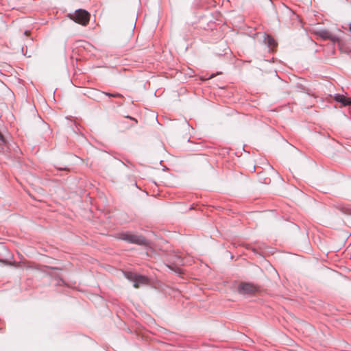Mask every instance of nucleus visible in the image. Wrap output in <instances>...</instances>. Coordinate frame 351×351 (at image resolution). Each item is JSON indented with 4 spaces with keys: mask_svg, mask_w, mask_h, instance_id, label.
I'll use <instances>...</instances> for the list:
<instances>
[{
    "mask_svg": "<svg viewBox=\"0 0 351 351\" xmlns=\"http://www.w3.org/2000/svg\"><path fill=\"white\" fill-rule=\"evenodd\" d=\"M27 33H28V32H27V31H25V34H26V35H27Z\"/></svg>",
    "mask_w": 351,
    "mask_h": 351,
    "instance_id": "obj_11",
    "label": "nucleus"
},
{
    "mask_svg": "<svg viewBox=\"0 0 351 351\" xmlns=\"http://www.w3.org/2000/svg\"><path fill=\"white\" fill-rule=\"evenodd\" d=\"M117 238L130 243L138 245H145L147 243V241L143 237L134 234L129 232H119L117 234Z\"/></svg>",
    "mask_w": 351,
    "mask_h": 351,
    "instance_id": "obj_1",
    "label": "nucleus"
},
{
    "mask_svg": "<svg viewBox=\"0 0 351 351\" xmlns=\"http://www.w3.org/2000/svg\"><path fill=\"white\" fill-rule=\"evenodd\" d=\"M335 99L337 101L341 103L343 106L351 105V98L346 97L343 95L337 94L335 96Z\"/></svg>",
    "mask_w": 351,
    "mask_h": 351,
    "instance_id": "obj_6",
    "label": "nucleus"
},
{
    "mask_svg": "<svg viewBox=\"0 0 351 351\" xmlns=\"http://www.w3.org/2000/svg\"><path fill=\"white\" fill-rule=\"evenodd\" d=\"M319 35L324 40H330L333 43L339 41V38L332 35L330 32L326 30H322L319 32Z\"/></svg>",
    "mask_w": 351,
    "mask_h": 351,
    "instance_id": "obj_5",
    "label": "nucleus"
},
{
    "mask_svg": "<svg viewBox=\"0 0 351 351\" xmlns=\"http://www.w3.org/2000/svg\"><path fill=\"white\" fill-rule=\"evenodd\" d=\"M181 264H184V262L183 261H180Z\"/></svg>",
    "mask_w": 351,
    "mask_h": 351,
    "instance_id": "obj_10",
    "label": "nucleus"
},
{
    "mask_svg": "<svg viewBox=\"0 0 351 351\" xmlns=\"http://www.w3.org/2000/svg\"><path fill=\"white\" fill-rule=\"evenodd\" d=\"M0 141L4 142V138H3V136L2 135V134L0 132Z\"/></svg>",
    "mask_w": 351,
    "mask_h": 351,
    "instance_id": "obj_9",
    "label": "nucleus"
},
{
    "mask_svg": "<svg viewBox=\"0 0 351 351\" xmlns=\"http://www.w3.org/2000/svg\"><path fill=\"white\" fill-rule=\"evenodd\" d=\"M124 276L127 279L134 282L135 288H138L141 285L148 284V278L144 276L138 275L130 271L125 272Z\"/></svg>",
    "mask_w": 351,
    "mask_h": 351,
    "instance_id": "obj_2",
    "label": "nucleus"
},
{
    "mask_svg": "<svg viewBox=\"0 0 351 351\" xmlns=\"http://www.w3.org/2000/svg\"><path fill=\"white\" fill-rule=\"evenodd\" d=\"M105 95L109 96V97H123V95L119 93H115V94H111L108 93H104Z\"/></svg>",
    "mask_w": 351,
    "mask_h": 351,
    "instance_id": "obj_8",
    "label": "nucleus"
},
{
    "mask_svg": "<svg viewBox=\"0 0 351 351\" xmlns=\"http://www.w3.org/2000/svg\"><path fill=\"white\" fill-rule=\"evenodd\" d=\"M256 291V287L250 283H241L239 286V291L243 294L253 293Z\"/></svg>",
    "mask_w": 351,
    "mask_h": 351,
    "instance_id": "obj_4",
    "label": "nucleus"
},
{
    "mask_svg": "<svg viewBox=\"0 0 351 351\" xmlns=\"http://www.w3.org/2000/svg\"><path fill=\"white\" fill-rule=\"evenodd\" d=\"M265 41L268 43L269 46L270 47H274L276 45L275 40L269 36H267V37L265 38Z\"/></svg>",
    "mask_w": 351,
    "mask_h": 351,
    "instance_id": "obj_7",
    "label": "nucleus"
},
{
    "mask_svg": "<svg viewBox=\"0 0 351 351\" xmlns=\"http://www.w3.org/2000/svg\"><path fill=\"white\" fill-rule=\"evenodd\" d=\"M73 20L82 25H86L90 19V14L84 10H76L72 17Z\"/></svg>",
    "mask_w": 351,
    "mask_h": 351,
    "instance_id": "obj_3",
    "label": "nucleus"
}]
</instances>
